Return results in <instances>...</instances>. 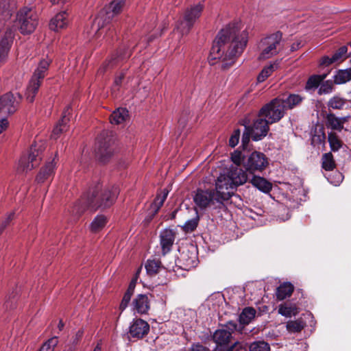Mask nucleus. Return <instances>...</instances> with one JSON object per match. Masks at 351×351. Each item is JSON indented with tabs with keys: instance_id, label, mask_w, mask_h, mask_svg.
Here are the masks:
<instances>
[{
	"instance_id": "nucleus-1",
	"label": "nucleus",
	"mask_w": 351,
	"mask_h": 351,
	"mask_svg": "<svg viewBox=\"0 0 351 351\" xmlns=\"http://www.w3.org/2000/svg\"><path fill=\"white\" fill-rule=\"evenodd\" d=\"M247 180L245 172L236 167H232L227 174H220L215 181V192L212 190L199 189L193 196V201L197 207L204 210L213 206L217 208L223 201L229 199L236 189L244 184Z\"/></svg>"
},
{
	"instance_id": "nucleus-2",
	"label": "nucleus",
	"mask_w": 351,
	"mask_h": 351,
	"mask_svg": "<svg viewBox=\"0 0 351 351\" xmlns=\"http://www.w3.org/2000/svg\"><path fill=\"white\" fill-rule=\"evenodd\" d=\"M248 34L246 30L239 31L237 27H227L217 35L210 51V58L219 60L221 67L226 69L234 62L246 47Z\"/></svg>"
},
{
	"instance_id": "nucleus-3",
	"label": "nucleus",
	"mask_w": 351,
	"mask_h": 351,
	"mask_svg": "<svg viewBox=\"0 0 351 351\" xmlns=\"http://www.w3.org/2000/svg\"><path fill=\"white\" fill-rule=\"evenodd\" d=\"M38 23V14L32 8L24 7L16 14L14 27H8L0 41V60L5 59L10 51L14 32L17 29L23 35L34 32Z\"/></svg>"
},
{
	"instance_id": "nucleus-4",
	"label": "nucleus",
	"mask_w": 351,
	"mask_h": 351,
	"mask_svg": "<svg viewBox=\"0 0 351 351\" xmlns=\"http://www.w3.org/2000/svg\"><path fill=\"white\" fill-rule=\"evenodd\" d=\"M125 0H114L102 9L93 22L87 34L90 37H95L99 31L111 20L119 14L125 5Z\"/></svg>"
},
{
	"instance_id": "nucleus-5",
	"label": "nucleus",
	"mask_w": 351,
	"mask_h": 351,
	"mask_svg": "<svg viewBox=\"0 0 351 351\" xmlns=\"http://www.w3.org/2000/svg\"><path fill=\"white\" fill-rule=\"evenodd\" d=\"M237 324L229 322L222 328L217 330L213 335V340L217 346L215 351H238L241 346L238 342L231 343L232 333L236 330Z\"/></svg>"
},
{
	"instance_id": "nucleus-6",
	"label": "nucleus",
	"mask_w": 351,
	"mask_h": 351,
	"mask_svg": "<svg viewBox=\"0 0 351 351\" xmlns=\"http://www.w3.org/2000/svg\"><path fill=\"white\" fill-rule=\"evenodd\" d=\"M50 63L51 59L48 58L43 59L40 61L38 66L35 69L25 93L26 99L29 102L32 103L34 101L35 96L41 84L42 80L44 79L47 73Z\"/></svg>"
},
{
	"instance_id": "nucleus-7",
	"label": "nucleus",
	"mask_w": 351,
	"mask_h": 351,
	"mask_svg": "<svg viewBox=\"0 0 351 351\" xmlns=\"http://www.w3.org/2000/svg\"><path fill=\"white\" fill-rule=\"evenodd\" d=\"M203 9L204 5L200 3L188 8L184 12L183 18L178 21L176 32L182 36L187 34L200 16Z\"/></svg>"
},
{
	"instance_id": "nucleus-8",
	"label": "nucleus",
	"mask_w": 351,
	"mask_h": 351,
	"mask_svg": "<svg viewBox=\"0 0 351 351\" xmlns=\"http://www.w3.org/2000/svg\"><path fill=\"white\" fill-rule=\"evenodd\" d=\"M286 106L281 99L276 98L269 103L265 104L259 111V117L264 119L268 124L279 121L285 115Z\"/></svg>"
},
{
	"instance_id": "nucleus-9",
	"label": "nucleus",
	"mask_w": 351,
	"mask_h": 351,
	"mask_svg": "<svg viewBox=\"0 0 351 351\" xmlns=\"http://www.w3.org/2000/svg\"><path fill=\"white\" fill-rule=\"evenodd\" d=\"M243 125H245L242 137V145L244 147L248 144L250 137L253 141H258L266 136L269 131V124L261 117L254 122L252 126L247 125L245 122Z\"/></svg>"
},
{
	"instance_id": "nucleus-10",
	"label": "nucleus",
	"mask_w": 351,
	"mask_h": 351,
	"mask_svg": "<svg viewBox=\"0 0 351 351\" xmlns=\"http://www.w3.org/2000/svg\"><path fill=\"white\" fill-rule=\"evenodd\" d=\"M45 149L43 141L34 143L29 149L28 156H23L19 162V168L23 171H30L36 167L41 160V154Z\"/></svg>"
},
{
	"instance_id": "nucleus-11",
	"label": "nucleus",
	"mask_w": 351,
	"mask_h": 351,
	"mask_svg": "<svg viewBox=\"0 0 351 351\" xmlns=\"http://www.w3.org/2000/svg\"><path fill=\"white\" fill-rule=\"evenodd\" d=\"M281 38V34L278 32L262 39L259 44L261 53L258 59L266 60L276 55L280 49Z\"/></svg>"
},
{
	"instance_id": "nucleus-12",
	"label": "nucleus",
	"mask_w": 351,
	"mask_h": 351,
	"mask_svg": "<svg viewBox=\"0 0 351 351\" xmlns=\"http://www.w3.org/2000/svg\"><path fill=\"white\" fill-rule=\"evenodd\" d=\"M267 160L265 156L261 152H254L248 157L246 162H244V167L250 173L256 171H262L267 165Z\"/></svg>"
},
{
	"instance_id": "nucleus-13",
	"label": "nucleus",
	"mask_w": 351,
	"mask_h": 351,
	"mask_svg": "<svg viewBox=\"0 0 351 351\" xmlns=\"http://www.w3.org/2000/svg\"><path fill=\"white\" fill-rule=\"evenodd\" d=\"M119 194V189L116 186H112L109 189L105 190L100 197V203L99 204L94 203V199H90L89 200V206L93 210L97 209L99 207H108L111 206L115 201Z\"/></svg>"
},
{
	"instance_id": "nucleus-14",
	"label": "nucleus",
	"mask_w": 351,
	"mask_h": 351,
	"mask_svg": "<svg viewBox=\"0 0 351 351\" xmlns=\"http://www.w3.org/2000/svg\"><path fill=\"white\" fill-rule=\"evenodd\" d=\"M18 101L12 93H7L0 98V114L2 115L14 113L17 108Z\"/></svg>"
},
{
	"instance_id": "nucleus-15",
	"label": "nucleus",
	"mask_w": 351,
	"mask_h": 351,
	"mask_svg": "<svg viewBox=\"0 0 351 351\" xmlns=\"http://www.w3.org/2000/svg\"><path fill=\"white\" fill-rule=\"evenodd\" d=\"M56 165V162L55 158H53L52 160L46 162L37 174L36 177V182L38 184H42L45 182L50 181L55 173Z\"/></svg>"
},
{
	"instance_id": "nucleus-16",
	"label": "nucleus",
	"mask_w": 351,
	"mask_h": 351,
	"mask_svg": "<svg viewBox=\"0 0 351 351\" xmlns=\"http://www.w3.org/2000/svg\"><path fill=\"white\" fill-rule=\"evenodd\" d=\"M149 330V325L141 319H134L130 326L129 334L133 338L141 339Z\"/></svg>"
},
{
	"instance_id": "nucleus-17",
	"label": "nucleus",
	"mask_w": 351,
	"mask_h": 351,
	"mask_svg": "<svg viewBox=\"0 0 351 351\" xmlns=\"http://www.w3.org/2000/svg\"><path fill=\"white\" fill-rule=\"evenodd\" d=\"M132 311L134 313L145 314L150 308V301L147 295L138 294L132 300Z\"/></svg>"
},
{
	"instance_id": "nucleus-18",
	"label": "nucleus",
	"mask_w": 351,
	"mask_h": 351,
	"mask_svg": "<svg viewBox=\"0 0 351 351\" xmlns=\"http://www.w3.org/2000/svg\"><path fill=\"white\" fill-rule=\"evenodd\" d=\"M175 234L172 230L165 229L160 233V245L162 254L169 252L174 243Z\"/></svg>"
},
{
	"instance_id": "nucleus-19",
	"label": "nucleus",
	"mask_w": 351,
	"mask_h": 351,
	"mask_svg": "<svg viewBox=\"0 0 351 351\" xmlns=\"http://www.w3.org/2000/svg\"><path fill=\"white\" fill-rule=\"evenodd\" d=\"M69 24L68 14L66 11L58 13L53 17L49 23V27L51 30L58 32L65 28Z\"/></svg>"
},
{
	"instance_id": "nucleus-20",
	"label": "nucleus",
	"mask_w": 351,
	"mask_h": 351,
	"mask_svg": "<svg viewBox=\"0 0 351 351\" xmlns=\"http://www.w3.org/2000/svg\"><path fill=\"white\" fill-rule=\"evenodd\" d=\"M179 259L185 269H190L197 265V257L195 251L182 250Z\"/></svg>"
},
{
	"instance_id": "nucleus-21",
	"label": "nucleus",
	"mask_w": 351,
	"mask_h": 351,
	"mask_svg": "<svg viewBox=\"0 0 351 351\" xmlns=\"http://www.w3.org/2000/svg\"><path fill=\"white\" fill-rule=\"evenodd\" d=\"M68 114H69V107L64 110L62 118L54 128L52 134L53 137L56 138L60 133L67 130L69 122V118L67 117Z\"/></svg>"
},
{
	"instance_id": "nucleus-22",
	"label": "nucleus",
	"mask_w": 351,
	"mask_h": 351,
	"mask_svg": "<svg viewBox=\"0 0 351 351\" xmlns=\"http://www.w3.org/2000/svg\"><path fill=\"white\" fill-rule=\"evenodd\" d=\"M346 121L345 117H337L335 114H330L326 117V125L332 130L341 131L343 128V124Z\"/></svg>"
},
{
	"instance_id": "nucleus-23",
	"label": "nucleus",
	"mask_w": 351,
	"mask_h": 351,
	"mask_svg": "<svg viewBox=\"0 0 351 351\" xmlns=\"http://www.w3.org/2000/svg\"><path fill=\"white\" fill-rule=\"evenodd\" d=\"M252 184L263 193H269L271 190V184L260 176H254L250 180Z\"/></svg>"
},
{
	"instance_id": "nucleus-24",
	"label": "nucleus",
	"mask_w": 351,
	"mask_h": 351,
	"mask_svg": "<svg viewBox=\"0 0 351 351\" xmlns=\"http://www.w3.org/2000/svg\"><path fill=\"white\" fill-rule=\"evenodd\" d=\"M334 84H343L351 80V69H339L333 76Z\"/></svg>"
},
{
	"instance_id": "nucleus-25",
	"label": "nucleus",
	"mask_w": 351,
	"mask_h": 351,
	"mask_svg": "<svg viewBox=\"0 0 351 351\" xmlns=\"http://www.w3.org/2000/svg\"><path fill=\"white\" fill-rule=\"evenodd\" d=\"M168 194L169 191L167 189H163L157 194L154 202L151 205V210L152 212H154V214L157 213L159 209L163 205L168 196Z\"/></svg>"
},
{
	"instance_id": "nucleus-26",
	"label": "nucleus",
	"mask_w": 351,
	"mask_h": 351,
	"mask_svg": "<svg viewBox=\"0 0 351 351\" xmlns=\"http://www.w3.org/2000/svg\"><path fill=\"white\" fill-rule=\"evenodd\" d=\"M112 152L113 148L112 147L110 140L105 141L99 143L97 154L99 156L101 160L104 161L106 158L110 156Z\"/></svg>"
},
{
	"instance_id": "nucleus-27",
	"label": "nucleus",
	"mask_w": 351,
	"mask_h": 351,
	"mask_svg": "<svg viewBox=\"0 0 351 351\" xmlns=\"http://www.w3.org/2000/svg\"><path fill=\"white\" fill-rule=\"evenodd\" d=\"M293 291V286L289 282H285L280 285L276 290V297L278 300H282L289 297Z\"/></svg>"
},
{
	"instance_id": "nucleus-28",
	"label": "nucleus",
	"mask_w": 351,
	"mask_h": 351,
	"mask_svg": "<svg viewBox=\"0 0 351 351\" xmlns=\"http://www.w3.org/2000/svg\"><path fill=\"white\" fill-rule=\"evenodd\" d=\"M128 117V111L125 108H118L111 114L110 123L113 124L122 123Z\"/></svg>"
},
{
	"instance_id": "nucleus-29",
	"label": "nucleus",
	"mask_w": 351,
	"mask_h": 351,
	"mask_svg": "<svg viewBox=\"0 0 351 351\" xmlns=\"http://www.w3.org/2000/svg\"><path fill=\"white\" fill-rule=\"evenodd\" d=\"M278 67V62H274L268 66H265L257 77L258 82H263L269 77L272 73Z\"/></svg>"
},
{
	"instance_id": "nucleus-30",
	"label": "nucleus",
	"mask_w": 351,
	"mask_h": 351,
	"mask_svg": "<svg viewBox=\"0 0 351 351\" xmlns=\"http://www.w3.org/2000/svg\"><path fill=\"white\" fill-rule=\"evenodd\" d=\"M107 223V219L104 215H97L90 225L91 232H97L102 230Z\"/></svg>"
},
{
	"instance_id": "nucleus-31",
	"label": "nucleus",
	"mask_w": 351,
	"mask_h": 351,
	"mask_svg": "<svg viewBox=\"0 0 351 351\" xmlns=\"http://www.w3.org/2000/svg\"><path fill=\"white\" fill-rule=\"evenodd\" d=\"M256 311L251 307L245 308L239 316V321L241 324L246 325L251 322L254 318Z\"/></svg>"
},
{
	"instance_id": "nucleus-32",
	"label": "nucleus",
	"mask_w": 351,
	"mask_h": 351,
	"mask_svg": "<svg viewBox=\"0 0 351 351\" xmlns=\"http://www.w3.org/2000/svg\"><path fill=\"white\" fill-rule=\"evenodd\" d=\"M287 109H292L298 106L302 101V97L297 94L289 95L285 99H281Z\"/></svg>"
},
{
	"instance_id": "nucleus-33",
	"label": "nucleus",
	"mask_w": 351,
	"mask_h": 351,
	"mask_svg": "<svg viewBox=\"0 0 351 351\" xmlns=\"http://www.w3.org/2000/svg\"><path fill=\"white\" fill-rule=\"evenodd\" d=\"M327 76V74L314 75L311 76L306 84V89H315L318 87L321 82H322Z\"/></svg>"
},
{
	"instance_id": "nucleus-34",
	"label": "nucleus",
	"mask_w": 351,
	"mask_h": 351,
	"mask_svg": "<svg viewBox=\"0 0 351 351\" xmlns=\"http://www.w3.org/2000/svg\"><path fill=\"white\" fill-rule=\"evenodd\" d=\"M305 326V323L300 319L297 320H290L287 322L286 328L291 333L300 332Z\"/></svg>"
},
{
	"instance_id": "nucleus-35",
	"label": "nucleus",
	"mask_w": 351,
	"mask_h": 351,
	"mask_svg": "<svg viewBox=\"0 0 351 351\" xmlns=\"http://www.w3.org/2000/svg\"><path fill=\"white\" fill-rule=\"evenodd\" d=\"M160 268V262L157 260H148L145 264L147 273L150 276L156 274Z\"/></svg>"
},
{
	"instance_id": "nucleus-36",
	"label": "nucleus",
	"mask_w": 351,
	"mask_h": 351,
	"mask_svg": "<svg viewBox=\"0 0 351 351\" xmlns=\"http://www.w3.org/2000/svg\"><path fill=\"white\" fill-rule=\"evenodd\" d=\"M278 313L283 316L289 317L292 315H297L298 313V310L294 306L285 304L279 306Z\"/></svg>"
},
{
	"instance_id": "nucleus-37",
	"label": "nucleus",
	"mask_w": 351,
	"mask_h": 351,
	"mask_svg": "<svg viewBox=\"0 0 351 351\" xmlns=\"http://www.w3.org/2000/svg\"><path fill=\"white\" fill-rule=\"evenodd\" d=\"M328 142L332 151L337 152L342 146V143L335 132L328 133Z\"/></svg>"
},
{
	"instance_id": "nucleus-38",
	"label": "nucleus",
	"mask_w": 351,
	"mask_h": 351,
	"mask_svg": "<svg viewBox=\"0 0 351 351\" xmlns=\"http://www.w3.org/2000/svg\"><path fill=\"white\" fill-rule=\"evenodd\" d=\"M335 167V163L331 153L324 154L322 156V167L326 171H331Z\"/></svg>"
},
{
	"instance_id": "nucleus-39",
	"label": "nucleus",
	"mask_w": 351,
	"mask_h": 351,
	"mask_svg": "<svg viewBox=\"0 0 351 351\" xmlns=\"http://www.w3.org/2000/svg\"><path fill=\"white\" fill-rule=\"evenodd\" d=\"M348 48L346 46L341 47L333 55L332 60L335 63H340L346 60L348 57Z\"/></svg>"
},
{
	"instance_id": "nucleus-40",
	"label": "nucleus",
	"mask_w": 351,
	"mask_h": 351,
	"mask_svg": "<svg viewBox=\"0 0 351 351\" xmlns=\"http://www.w3.org/2000/svg\"><path fill=\"white\" fill-rule=\"evenodd\" d=\"M326 136L324 132L320 130L318 132H315L311 138V144L313 146H318L323 145L325 143Z\"/></svg>"
},
{
	"instance_id": "nucleus-41",
	"label": "nucleus",
	"mask_w": 351,
	"mask_h": 351,
	"mask_svg": "<svg viewBox=\"0 0 351 351\" xmlns=\"http://www.w3.org/2000/svg\"><path fill=\"white\" fill-rule=\"evenodd\" d=\"M250 351H270V347L265 341H256L250 345Z\"/></svg>"
},
{
	"instance_id": "nucleus-42",
	"label": "nucleus",
	"mask_w": 351,
	"mask_h": 351,
	"mask_svg": "<svg viewBox=\"0 0 351 351\" xmlns=\"http://www.w3.org/2000/svg\"><path fill=\"white\" fill-rule=\"evenodd\" d=\"M345 103V99L338 96H335L329 100L328 106L332 109H341Z\"/></svg>"
},
{
	"instance_id": "nucleus-43",
	"label": "nucleus",
	"mask_w": 351,
	"mask_h": 351,
	"mask_svg": "<svg viewBox=\"0 0 351 351\" xmlns=\"http://www.w3.org/2000/svg\"><path fill=\"white\" fill-rule=\"evenodd\" d=\"M333 83L334 82H332L330 80L324 82L319 88L318 93L319 95H323L332 93L333 90Z\"/></svg>"
},
{
	"instance_id": "nucleus-44",
	"label": "nucleus",
	"mask_w": 351,
	"mask_h": 351,
	"mask_svg": "<svg viewBox=\"0 0 351 351\" xmlns=\"http://www.w3.org/2000/svg\"><path fill=\"white\" fill-rule=\"evenodd\" d=\"M10 3L8 0H3L0 3V16H2V19H5L10 15Z\"/></svg>"
},
{
	"instance_id": "nucleus-45",
	"label": "nucleus",
	"mask_w": 351,
	"mask_h": 351,
	"mask_svg": "<svg viewBox=\"0 0 351 351\" xmlns=\"http://www.w3.org/2000/svg\"><path fill=\"white\" fill-rule=\"evenodd\" d=\"M58 343V339L56 337H53L49 339L46 343L43 344L39 351H53L55 346Z\"/></svg>"
},
{
	"instance_id": "nucleus-46",
	"label": "nucleus",
	"mask_w": 351,
	"mask_h": 351,
	"mask_svg": "<svg viewBox=\"0 0 351 351\" xmlns=\"http://www.w3.org/2000/svg\"><path fill=\"white\" fill-rule=\"evenodd\" d=\"M197 223L198 219H192L186 221L182 228L186 232H192L196 228Z\"/></svg>"
},
{
	"instance_id": "nucleus-47",
	"label": "nucleus",
	"mask_w": 351,
	"mask_h": 351,
	"mask_svg": "<svg viewBox=\"0 0 351 351\" xmlns=\"http://www.w3.org/2000/svg\"><path fill=\"white\" fill-rule=\"evenodd\" d=\"M231 159L234 164L239 166L243 160L242 152L238 150L234 151L231 155Z\"/></svg>"
},
{
	"instance_id": "nucleus-48",
	"label": "nucleus",
	"mask_w": 351,
	"mask_h": 351,
	"mask_svg": "<svg viewBox=\"0 0 351 351\" xmlns=\"http://www.w3.org/2000/svg\"><path fill=\"white\" fill-rule=\"evenodd\" d=\"M240 137V130H235L229 139V145L232 147H234L239 143Z\"/></svg>"
},
{
	"instance_id": "nucleus-49",
	"label": "nucleus",
	"mask_w": 351,
	"mask_h": 351,
	"mask_svg": "<svg viewBox=\"0 0 351 351\" xmlns=\"http://www.w3.org/2000/svg\"><path fill=\"white\" fill-rule=\"evenodd\" d=\"M333 63H335V62L332 60V57L327 56H323L319 62V64L324 66H328Z\"/></svg>"
},
{
	"instance_id": "nucleus-50",
	"label": "nucleus",
	"mask_w": 351,
	"mask_h": 351,
	"mask_svg": "<svg viewBox=\"0 0 351 351\" xmlns=\"http://www.w3.org/2000/svg\"><path fill=\"white\" fill-rule=\"evenodd\" d=\"M334 176L335 177L336 180H332V178H330V182L334 185L337 186L342 182L343 178V175L340 172L337 171L334 173Z\"/></svg>"
},
{
	"instance_id": "nucleus-51",
	"label": "nucleus",
	"mask_w": 351,
	"mask_h": 351,
	"mask_svg": "<svg viewBox=\"0 0 351 351\" xmlns=\"http://www.w3.org/2000/svg\"><path fill=\"white\" fill-rule=\"evenodd\" d=\"M190 351H209V350L200 343H195L191 346Z\"/></svg>"
},
{
	"instance_id": "nucleus-52",
	"label": "nucleus",
	"mask_w": 351,
	"mask_h": 351,
	"mask_svg": "<svg viewBox=\"0 0 351 351\" xmlns=\"http://www.w3.org/2000/svg\"><path fill=\"white\" fill-rule=\"evenodd\" d=\"M8 121L7 119H2L1 121H0V134L4 131L5 130H6V128H8Z\"/></svg>"
},
{
	"instance_id": "nucleus-53",
	"label": "nucleus",
	"mask_w": 351,
	"mask_h": 351,
	"mask_svg": "<svg viewBox=\"0 0 351 351\" xmlns=\"http://www.w3.org/2000/svg\"><path fill=\"white\" fill-rule=\"evenodd\" d=\"M84 210V208H81L79 204L75 205L73 210V213L75 215H80Z\"/></svg>"
},
{
	"instance_id": "nucleus-54",
	"label": "nucleus",
	"mask_w": 351,
	"mask_h": 351,
	"mask_svg": "<svg viewBox=\"0 0 351 351\" xmlns=\"http://www.w3.org/2000/svg\"><path fill=\"white\" fill-rule=\"evenodd\" d=\"M281 211L283 212L284 213H286V217H281L280 219L282 221H285V220H287L290 218V215H289V210L287 208H285V207H282V209H281Z\"/></svg>"
},
{
	"instance_id": "nucleus-55",
	"label": "nucleus",
	"mask_w": 351,
	"mask_h": 351,
	"mask_svg": "<svg viewBox=\"0 0 351 351\" xmlns=\"http://www.w3.org/2000/svg\"><path fill=\"white\" fill-rule=\"evenodd\" d=\"M132 295V292H130V290H128L127 292L124 294L122 300L130 302Z\"/></svg>"
},
{
	"instance_id": "nucleus-56",
	"label": "nucleus",
	"mask_w": 351,
	"mask_h": 351,
	"mask_svg": "<svg viewBox=\"0 0 351 351\" xmlns=\"http://www.w3.org/2000/svg\"><path fill=\"white\" fill-rule=\"evenodd\" d=\"M128 304H129V302L122 300V301L120 304V309L121 311L125 310L126 308V307L128 306Z\"/></svg>"
},
{
	"instance_id": "nucleus-57",
	"label": "nucleus",
	"mask_w": 351,
	"mask_h": 351,
	"mask_svg": "<svg viewBox=\"0 0 351 351\" xmlns=\"http://www.w3.org/2000/svg\"><path fill=\"white\" fill-rule=\"evenodd\" d=\"M52 4H61L66 1V0H50Z\"/></svg>"
},
{
	"instance_id": "nucleus-58",
	"label": "nucleus",
	"mask_w": 351,
	"mask_h": 351,
	"mask_svg": "<svg viewBox=\"0 0 351 351\" xmlns=\"http://www.w3.org/2000/svg\"><path fill=\"white\" fill-rule=\"evenodd\" d=\"M123 77V75H121L119 77H117L115 78V80H114V83L117 84V85H119V84H121V80L122 78Z\"/></svg>"
},
{
	"instance_id": "nucleus-59",
	"label": "nucleus",
	"mask_w": 351,
	"mask_h": 351,
	"mask_svg": "<svg viewBox=\"0 0 351 351\" xmlns=\"http://www.w3.org/2000/svg\"><path fill=\"white\" fill-rule=\"evenodd\" d=\"M134 282H132L130 285V287L128 288V290H130V292H132V293H133V291H134Z\"/></svg>"
},
{
	"instance_id": "nucleus-60",
	"label": "nucleus",
	"mask_w": 351,
	"mask_h": 351,
	"mask_svg": "<svg viewBox=\"0 0 351 351\" xmlns=\"http://www.w3.org/2000/svg\"><path fill=\"white\" fill-rule=\"evenodd\" d=\"M134 282H132L130 285V287L128 288V290H130V292H132V293H133V291H134Z\"/></svg>"
},
{
	"instance_id": "nucleus-61",
	"label": "nucleus",
	"mask_w": 351,
	"mask_h": 351,
	"mask_svg": "<svg viewBox=\"0 0 351 351\" xmlns=\"http://www.w3.org/2000/svg\"><path fill=\"white\" fill-rule=\"evenodd\" d=\"M58 327L60 330H62L63 329V328H64V323H63V322L62 320L60 321Z\"/></svg>"
},
{
	"instance_id": "nucleus-62",
	"label": "nucleus",
	"mask_w": 351,
	"mask_h": 351,
	"mask_svg": "<svg viewBox=\"0 0 351 351\" xmlns=\"http://www.w3.org/2000/svg\"><path fill=\"white\" fill-rule=\"evenodd\" d=\"M101 348L100 345L97 344L93 351H101Z\"/></svg>"
},
{
	"instance_id": "nucleus-63",
	"label": "nucleus",
	"mask_w": 351,
	"mask_h": 351,
	"mask_svg": "<svg viewBox=\"0 0 351 351\" xmlns=\"http://www.w3.org/2000/svg\"><path fill=\"white\" fill-rule=\"evenodd\" d=\"M129 56H130V54H128V55H124V57H123V58H125L126 56H127V57H129Z\"/></svg>"
},
{
	"instance_id": "nucleus-64",
	"label": "nucleus",
	"mask_w": 351,
	"mask_h": 351,
	"mask_svg": "<svg viewBox=\"0 0 351 351\" xmlns=\"http://www.w3.org/2000/svg\"><path fill=\"white\" fill-rule=\"evenodd\" d=\"M82 335V332L79 331V336L80 337Z\"/></svg>"
}]
</instances>
